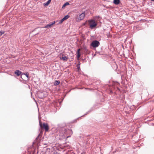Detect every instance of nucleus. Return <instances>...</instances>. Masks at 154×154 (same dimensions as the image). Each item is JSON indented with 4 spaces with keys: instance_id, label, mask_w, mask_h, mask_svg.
Instances as JSON below:
<instances>
[{
    "instance_id": "nucleus-1",
    "label": "nucleus",
    "mask_w": 154,
    "mask_h": 154,
    "mask_svg": "<svg viewBox=\"0 0 154 154\" xmlns=\"http://www.w3.org/2000/svg\"><path fill=\"white\" fill-rule=\"evenodd\" d=\"M39 125L42 129H45V132L48 131L49 128V126L47 123H42L40 122Z\"/></svg>"
},
{
    "instance_id": "nucleus-2",
    "label": "nucleus",
    "mask_w": 154,
    "mask_h": 154,
    "mask_svg": "<svg viewBox=\"0 0 154 154\" xmlns=\"http://www.w3.org/2000/svg\"><path fill=\"white\" fill-rule=\"evenodd\" d=\"M88 22L90 26V28L91 29L95 27L97 25L95 20H89Z\"/></svg>"
},
{
    "instance_id": "nucleus-3",
    "label": "nucleus",
    "mask_w": 154,
    "mask_h": 154,
    "mask_svg": "<svg viewBox=\"0 0 154 154\" xmlns=\"http://www.w3.org/2000/svg\"><path fill=\"white\" fill-rule=\"evenodd\" d=\"M85 12H83L79 15L76 18V21L79 22L81 20H83L85 18Z\"/></svg>"
},
{
    "instance_id": "nucleus-4",
    "label": "nucleus",
    "mask_w": 154,
    "mask_h": 154,
    "mask_svg": "<svg viewBox=\"0 0 154 154\" xmlns=\"http://www.w3.org/2000/svg\"><path fill=\"white\" fill-rule=\"evenodd\" d=\"M99 45V42L96 40L93 41L91 44V46L94 48H96L98 47Z\"/></svg>"
},
{
    "instance_id": "nucleus-5",
    "label": "nucleus",
    "mask_w": 154,
    "mask_h": 154,
    "mask_svg": "<svg viewBox=\"0 0 154 154\" xmlns=\"http://www.w3.org/2000/svg\"><path fill=\"white\" fill-rule=\"evenodd\" d=\"M67 131L68 133L67 135H69L67 137V138L71 137V136L73 134V132L72 131L70 130H67Z\"/></svg>"
},
{
    "instance_id": "nucleus-6",
    "label": "nucleus",
    "mask_w": 154,
    "mask_h": 154,
    "mask_svg": "<svg viewBox=\"0 0 154 154\" xmlns=\"http://www.w3.org/2000/svg\"><path fill=\"white\" fill-rule=\"evenodd\" d=\"M55 23V21H53L50 24H49L46 26H45V28H49V27H51L52 26V25L54 24Z\"/></svg>"
},
{
    "instance_id": "nucleus-7",
    "label": "nucleus",
    "mask_w": 154,
    "mask_h": 154,
    "mask_svg": "<svg viewBox=\"0 0 154 154\" xmlns=\"http://www.w3.org/2000/svg\"><path fill=\"white\" fill-rule=\"evenodd\" d=\"M14 73L17 76H19L21 74V72L19 70H17Z\"/></svg>"
},
{
    "instance_id": "nucleus-8",
    "label": "nucleus",
    "mask_w": 154,
    "mask_h": 154,
    "mask_svg": "<svg viewBox=\"0 0 154 154\" xmlns=\"http://www.w3.org/2000/svg\"><path fill=\"white\" fill-rule=\"evenodd\" d=\"M120 2V0H114L113 1V3L116 5H118Z\"/></svg>"
},
{
    "instance_id": "nucleus-9",
    "label": "nucleus",
    "mask_w": 154,
    "mask_h": 154,
    "mask_svg": "<svg viewBox=\"0 0 154 154\" xmlns=\"http://www.w3.org/2000/svg\"><path fill=\"white\" fill-rule=\"evenodd\" d=\"M61 59H62L65 61H66L67 60V58L66 56L62 57L60 58Z\"/></svg>"
},
{
    "instance_id": "nucleus-10",
    "label": "nucleus",
    "mask_w": 154,
    "mask_h": 154,
    "mask_svg": "<svg viewBox=\"0 0 154 154\" xmlns=\"http://www.w3.org/2000/svg\"><path fill=\"white\" fill-rule=\"evenodd\" d=\"M60 83V82L59 81L56 80L55 81L54 85H58Z\"/></svg>"
},
{
    "instance_id": "nucleus-11",
    "label": "nucleus",
    "mask_w": 154,
    "mask_h": 154,
    "mask_svg": "<svg viewBox=\"0 0 154 154\" xmlns=\"http://www.w3.org/2000/svg\"><path fill=\"white\" fill-rule=\"evenodd\" d=\"M69 5V3L68 2H66L65 3L63 6H62V8H64L66 6V5Z\"/></svg>"
},
{
    "instance_id": "nucleus-12",
    "label": "nucleus",
    "mask_w": 154,
    "mask_h": 154,
    "mask_svg": "<svg viewBox=\"0 0 154 154\" xmlns=\"http://www.w3.org/2000/svg\"><path fill=\"white\" fill-rule=\"evenodd\" d=\"M51 0H48L46 3H45V6H48L50 3Z\"/></svg>"
},
{
    "instance_id": "nucleus-13",
    "label": "nucleus",
    "mask_w": 154,
    "mask_h": 154,
    "mask_svg": "<svg viewBox=\"0 0 154 154\" xmlns=\"http://www.w3.org/2000/svg\"><path fill=\"white\" fill-rule=\"evenodd\" d=\"M69 17V16L68 15H67L66 16H65L63 18L64 19V20H66L68 19Z\"/></svg>"
},
{
    "instance_id": "nucleus-14",
    "label": "nucleus",
    "mask_w": 154,
    "mask_h": 154,
    "mask_svg": "<svg viewBox=\"0 0 154 154\" xmlns=\"http://www.w3.org/2000/svg\"><path fill=\"white\" fill-rule=\"evenodd\" d=\"M64 20H65L64 19H63V18H62V19H61V20H60L59 21V23H60V24H61V23H62L63 22V21H64Z\"/></svg>"
},
{
    "instance_id": "nucleus-15",
    "label": "nucleus",
    "mask_w": 154,
    "mask_h": 154,
    "mask_svg": "<svg viewBox=\"0 0 154 154\" xmlns=\"http://www.w3.org/2000/svg\"><path fill=\"white\" fill-rule=\"evenodd\" d=\"M80 56L81 55L80 53H77V57L78 59L80 57Z\"/></svg>"
},
{
    "instance_id": "nucleus-16",
    "label": "nucleus",
    "mask_w": 154,
    "mask_h": 154,
    "mask_svg": "<svg viewBox=\"0 0 154 154\" xmlns=\"http://www.w3.org/2000/svg\"><path fill=\"white\" fill-rule=\"evenodd\" d=\"M5 33L4 32L0 31V36L3 34Z\"/></svg>"
},
{
    "instance_id": "nucleus-17",
    "label": "nucleus",
    "mask_w": 154,
    "mask_h": 154,
    "mask_svg": "<svg viewBox=\"0 0 154 154\" xmlns=\"http://www.w3.org/2000/svg\"><path fill=\"white\" fill-rule=\"evenodd\" d=\"M87 22L86 21L85 23H83L82 24V26H85Z\"/></svg>"
},
{
    "instance_id": "nucleus-18",
    "label": "nucleus",
    "mask_w": 154,
    "mask_h": 154,
    "mask_svg": "<svg viewBox=\"0 0 154 154\" xmlns=\"http://www.w3.org/2000/svg\"><path fill=\"white\" fill-rule=\"evenodd\" d=\"M24 75H25L26 76L27 78H29V74L28 73H25Z\"/></svg>"
},
{
    "instance_id": "nucleus-19",
    "label": "nucleus",
    "mask_w": 154,
    "mask_h": 154,
    "mask_svg": "<svg viewBox=\"0 0 154 154\" xmlns=\"http://www.w3.org/2000/svg\"><path fill=\"white\" fill-rule=\"evenodd\" d=\"M80 49L79 48V49L78 50H77V53H80Z\"/></svg>"
},
{
    "instance_id": "nucleus-20",
    "label": "nucleus",
    "mask_w": 154,
    "mask_h": 154,
    "mask_svg": "<svg viewBox=\"0 0 154 154\" xmlns=\"http://www.w3.org/2000/svg\"><path fill=\"white\" fill-rule=\"evenodd\" d=\"M77 68H78V69H80V67L78 65H77Z\"/></svg>"
},
{
    "instance_id": "nucleus-21",
    "label": "nucleus",
    "mask_w": 154,
    "mask_h": 154,
    "mask_svg": "<svg viewBox=\"0 0 154 154\" xmlns=\"http://www.w3.org/2000/svg\"><path fill=\"white\" fill-rule=\"evenodd\" d=\"M152 1H154V0H151Z\"/></svg>"
}]
</instances>
